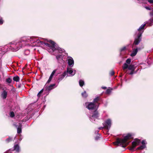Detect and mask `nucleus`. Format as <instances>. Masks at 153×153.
Instances as JSON below:
<instances>
[{
  "instance_id": "4",
  "label": "nucleus",
  "mask_w": 153,
  "mask_h": 153,
  "mask_svg": "<svg viewBox=\"0 0 153 153\" xmlns=\"http://www.w3.org/2000/svg\"><path fill=\"white\" fill-rule=\"evenodd\" d=\"M140 139L137 138L135 139L134 141L132 143V146L130 147V150H133L136 146L140 143Z\"/></svg>"
},
{
  "instance_id": "12",
  "label": "nucleus",
  "mask_w": 153,
  "mask_h": 153,
  "mask_svg": "<svg viewBox=\"0 0 153 153\" xmlns=\"http://www.w3.org/2000/svg\"><path fill=\"white\" fill-rule=\"evenodd\" d=\"M13 148L14 149L12 150L13 151H16L17 152H19V147L18 144L15 145Z\"/></svg>"
},
{
  "instance_id": "29",
  "label": "nucleus",
  "mask_w": 153,
  "mask_h": 153,
  "mask_svg": "<svg viewBox=\"0 0 153 153\" xmlns=\"http://www.w3.org/2000/svg\"><path fill=\"white\" fill-rule=\"evenodd\" d=\"M64 77L62 76L61 75H60L59 76V77L58 78V81H59V82L62 79L64 78Z\"/></svg>"
},
{
  "instance_id": "15",
  "label": "nucleus",
  "mask_w": 153,
  "mask_h": 153,
  "mask_svg": "<svg viewBox=\"0 0 153 153\" xmlns=\"http://www.w3.org/2000/svg\"><path fill=\"white\" fill-rule=\"evenodd\" d=\"M68 61V63L69 65L71 66L72 65H73L74 64V61L73 58H71V59H69Z\"/></svg>"
},
{
  "instance_id": "18",
  "label": "nucleus",
  "mask_w": 153,
  "mask_h": 153,
  "mask_svg": "<svg viewBox=\"0 0 153 153\" xmlns=\"http://www.w3.org/2000/svg\"><path fill=\"white\" fill-rule=\"evenodd\" d=\"M128 65L126 63H125L123 65V70H125L127 68H128Z\"/></svg>"
},
{
  "instance_id": "37",
  "label": "nucleus",
  "mask_w": 153,
  "mask_h": 153,
  "mask_svg": "<svg viewBox=\"0 0 153 153\" xmlns=\"http://www.w3.org/2000/svg\"><path fill=\"white\" fill-rule=\"evenodd\" d=\"M100 135L98 136H97L95 137V140H98L100 138Z\"/></svg>"
},
{
  "instance_id": "17",
  "label": "nucleus",
  "mask_w": 153,
  "mask_h": 153,
  "mask_svg": "<svg viewBox=\"0 0 153 153\" xmlns=\"http://www.w3.org/2000/svg\"><path fill=\"white\" fill-rule=\"evenodd\" d=\"M19 77L17 76L14 77L13 78V80L16 82H19Z\"/></svg>"
},
{
  "instance_id": "10",
  "label": "nucleus",
  "mask_w": 153,
  "mask_h": 153,
  "mask_svg": "<svg viewBox=\"0 0 153 153\" xmlns=\"http://www.w3.org/2000/svg\"><path fill=\"white\" fill-rule=\"evenodd\" d=\"M56 70H53L52 73H51L50 76L49 77V79H48V81L47 82V83H49L51 81L52 79L53 78V77L54 75V74L56 72Z\"/></svg>"
},
{
  "instance_id": "44",
  "label": "nucleus",
  "mask_w": 153,
  "mask_h": 153,
  "mask_svg": "<svg viewBox=\"0 0 153 153\" xmlns=\"http://www.w3.org/2000/svg\"><path fill=\"white\" fill-rule=\"evenodd\" d=\"M103 128H104V126L103 127H100L99 129L100 130H101V129H103Z\"/></svg>"
},
{
  "instance_id": "14",
  "label": "nucleus",
  "mask_w": 153,
  "mask_h": 153,
  "mask_svg": "<svg viewBox=\"0 0 153 153\" xmlns=\"http://www.w3.org/2000/svg\"><path fill=\"white\" fill-rule=\"evenodd\" d=\"M22 125L21 123L19 124V125L18 126L17 128V132L18 134H20L22 132Z\"/></svg>"
},
{
  "instance_id": "46",
  "label": "nucleus",
  "mask_w": 153,
  "mask_h": 153,
  "mask_svg": "<svg viewBox=\"0 0 153 153\" xmlns=\"http://www.w3.org/2000/svg\"><path fill=\"white\" fill-rule=\"evenodd\" d=\"M21 87V86H20V85H18V88H20Z\"/></svg>"
},
{
  "instance_id": "43",
  "label": "nucleus",
  "mask_w": 153,
  "mask_h": 153,
  "mask_svg": "<svg viewBox=\"0 0 153 153\" xmlns=\"http://www.w3.org/2000/svg\"><path fill=\"white\" fill-rule=\"evenodd\" d=\"M150 14L151 16H153V11L150 12Z\"/></svg>"
},
{
  "instance_id": "47",
  "label": "nucleus",
  "mask_w": 153,
  "mask_h": 153,
  "mask_svg": "<svg viewBox=\"0 0 153 153\" xmlns=\"http://www.w3.org/2000/svg\"><path fill=\"white\" fill-rule=\"evenodd\" d=\"M122 76H123L122 75H121L120 76V77H121Z\"/></svg>"
},
{
  "instance_id": "23",
  "label": "nucleus",
  "mask_w": 153,
  "mask_h": 153,
  "mask_svg": "<svg viewBox=\"0 0 153 153\" xmlns=\"http://www.w3.org/2000/svg\"><path fill=\"white\" fill-rule=\"evenodd\" d=\"M146 147V146L145 145H142L140 147L137 148V150H142L143 149L145 148Z\"/></svg>"
},
{
  "instance_id": "27",
  "label": "nucleus",
  "mask_w": 153,
  "mask_h": 153,
  "mask_svg": "<svg viewBox=\"0 0 153 153\" xmlns=\"http://www.w3.org/2000/svg\"><path fill=\"white\" fill-rule=\"evenodd\" d=\"M62 58V54L56 56V58L57 60H59V59H61Z\"/></svg>"
},
{
  "instance_id": "7",
  "label": "nucleus",
  "mask_w": 153,
  "mask_h": 153,
  "mask_svg": "<svg viewBox=\"0 0 153 153\" xmlns=\"http://www.w3.org/2000/svg\"><path fill=\"white\" fill-rule=\"evenodd\" d=\"M99 113L97 109L95 110L92 113V115L89 116V118L92 119L94 118H97L99 117Z\"/></svg>"
},
{
  "instance_id": "34",
  "label": "nucleus",
  "mask_w": 153,
  "mask_h": 153,
  "mask_svg": "<svg viewBox=\"0 0 153 153\" xmlns=\"http://www.w3.org/2000/svg\"><path fill=\"white\" fill-rule=\"evenodd\" d=\"M112 90V89H107L106 91V93L107 94H110L111 91V90Z\"/></svg>"
},
{
  "instance_id": "1",
  "label": "nucleus",
  "mask_w": 153,
  "mask_h": 153,
  "mask_svg": "<svg viewBox=\"0 0 153 153\" xmlns=\"http://www.w3.org/2000/svg\"><path fill=\"white\" fill-rule=\"evenodd\" d=\"M132 136L131 134L128 133L123 139L117 138L116 141L114 142L113 143L117 146L120 145L123 147L125 148L128 144V143H127V141L128 140L131 139Z\"/></svg>"
},
{
  "instance_id": "16",
  "label": "nucleus",
  "mask_w": 153,
  "mask_h": 153,
  "mask_svg": "<svg viewBox=\"0 0 153 153\" xmlns=\"http://www.w3.org/2000/svg\"><path fill=\"white\" fill-rule=\"evenodd\" d=\"M128 69L129 70H132L133 69L135 70V68L133 65H130L128 66Z\"/></svg>"
},
{
  "instance_id": "25",
  "label": "nucleus",
  "mask_w": 153,
  "mask_h": 153,
  "mask_svg": "<svg viewBox=\"0 0 153 153\" xmlns=\"http://www.w3.org/2000/svg\"><path fill=\"white\" fill-rule=\"evenodd\" d=\"M6 81L7 83H10L12 81V79L10 78L9 77L6 79Z\"/></svg>"
},
{
  "instance_id": "38",
  "label": "nucleus",
  "mask_w": 153,
  "mask_h": 153,
  "mask_svg": "<svg viewBox=\"0 0 153 153\" xmlns=\"http://www.w3.org/2000/svg\"><path fill=\"white\" fill-rule=\"evenodd\" d=\"M145 8L147 10H151L152 9V8L151 7H145Z\"/></svg>"
},
{
  "instance_id": "2",
  "label": "nucleus",
  "mask_w": 153,
  "mask_h": 153,
  "mask_svg": "<svg viewBox=\"0 0 153 153\" xmlns=\"http://www.w3.org/2000/svg\"><path fill=\"white\" fill-rule=\"evenodd\" d=\"M48 42L50 44L45 42H44L39 39L37 40L36 41V42L37 43H40L42 45L44 44L48 47L49 48H50L49 49V50L48 51L49 52H54L56 49L55 47V42L51 40H50Z\"/></svg>"
},
{
  "instance_id": "33",
  "label": "nucleus",
  "mask_w": 153,
  "mask_h": 153,
  "mask_svg": "<svg viewBox=\"0 0 153 153\" xmlns=\"http://www.w3.org/2000/svg\"><path fill=\"white\" fill-rule=\"evenodd\" d=\"M114 72L113 70H111L109 72V74L110 75L112 76L114 74Z\"/></svg>"
},
{
  "instance_id": "42",
  "label": "nucleus",
  "mask_w": 153,
  "mask_h": 153,
  "mask_svg": "<svg viewBox=\"0 0 153 153\" xmlns=\"http://www.w3.org/2000/svg\"><path fill=\"white\" fill-rule=\"evenodd\" d=\"M3 23V21L2 19H0V25H2Z\"/></svg>"
},
{
  "instance_id": "41",
  "label": "nucleus",
  "mask_w": 153,
  "mask_h": 153,
  "mask_svg": "<svg viewBox=\"0 0 153 153\" xmlns=\"http://www.w3.org/2000/svg\"><path fill=\"white\" fill-rule=\"evenodd\" d=\"M145 140H143L141 142V143L143 145H144L145 144Z\"/></svg>"
},
{
  "instance_id": "22",
  "label": "nucleus",
  "mask_w": 153,
  "mask_h": 153,
  "mask_svg": "<svg viewBox=\"0 0 153 153\" xmlns=\"http://www.w3.org/2000/svg\"><path fill=\"white\" fill-rule=\"evenodd\" d=\"M30 53V51L29 50H26L24 52V54L25 56L28 55Z\"/></svg>"
},
{
  "instance_id": "13",
  "label": "nucleus",
  "mask_w": 153,
  "mask_h": 153,
  "mask_svg": "<svg viewBox=\"0 0 153 153\" xmlns=\"http://www.w3.org/2000/svg\"><path fill=\"white\" fill-rule=\"evenodd\" d=\"M55 85V84H53L50 85L49 86H48L46 90L47 91H50L54 88V86Z\"/></svg>"
},
{
  "instance_id": "19",
  "label": "nucleus",
  "mask_w": 153,
  "mask_h": 153,
  "mask_svg": "<svg viewBox=\"0 0 153 153\" xmlns=\"http://www.w3.org/2000/svg\"><path fill=\"white\" fill-rule=\"evenodd\" d=\"M146 25V24H145L144 25H142L138 29V31H140L142 30H143L144 29L145 26Z\"/></svg>"
},
{
  "instance_id": "36",
  "label": "nucleus",
  "mask_w": 153,
  "mask_h": 153,
  "mask_svg": "<svg viewBox=\"0 0 153 153\" xmlns=\"http://www.w3.org/2000/svg\"><path fill=\"white\" fill-rule=\"evenodd\" d=\"M135 71V70H131V72L129 73V74L130 75H132L133 74H134V73H136V72H135L134 71Z\"/></svg>"
},
{
  "instance_id": "9",
  "label": "nucleus",
  "mask_w": 153,
  "mask_h": 153,
  "mask_svg": "<svg viewBox=\"0 0 153 153\" xmlns=\"http://www.w3.org/2000/svg\"><path fill=\"white\" fill-rule=\"evenodd\" d=\"M138 49V50H140V49L139 48H136V49H134L133 50L132 52L131 53L130 56L132 57L135 56L136 55Z\"/></svg>"
},
{
  "instance_id": "8",
  "label": "nucleus",
  "mask_w": 153,
  "mask_h": 153,
  "mask_svg": "<svg viewBox=\"0 0 153 153\" xmlns=\"http://www.w3.org/2000/svg\"><path fill=\"white\" fill-rule=\"evenodd\" d=\"M101 100V98L99 97H97L94 98L93 100V103H94V104H96L98 107H99V105L100 104V103L99 102Z\"/></svg>"
},
{
  "instance_id": "6",
  "label": "nucleus",
  "mask_w": 153,
  "mask_h": 153,
  "mask_svg": "<svg viewBox=\"0 0 153 153\" xmlns=\"http://www.w3.org/2000/svg\"><path fill=\"white\" fill-rule=\"evenodd\" d=\"M141 33H139L138 34L137 37L135 39L133 45H137L139 43L141 40Z\"/></svg>"
},
{
  "instance_id": "39",
  "label": "nucleus",
  "mask_w": 153,
  "mask_h": 153,
  "mask_svg": "<svg viewBox=\"0 0 153 153\" xmlns=\"http://www.w3.org/2000/svg\"><path fill=\"white\" fill-rule=\"evenodd\" d=\"M150 4H153V0H147Z\"/></svg>"
},
{
  "instance_id": "28",
  "label": "nucleus",
  "mask_w": 153,
  "mask_h": 153,
  "mask_svg": "<svg viewBox=\"0 0 153 153\" xmlns=\"http://www.w3.org/2000/svg\"><path fill=\"white\" fill-rule=\"evenodd\" d=\"M131 59H128L126 61V64H129L131 62Z\"/></svg>"
},
{
  "instance_id": "30",
  "label": "nucleus",
  "mask_w": 153,
  "mask_h": 153,
  "mask_svg": "<svg viewBox=\"0 0 153 153\" xmlns=\"http://www.w3.org/2000/svg\"><path fill=\"white\" fill-rule=\"evenodd\" d=\"M43 89H42L38 94L37 96L39 97L40 96L41 94L42 93L43 91Z\"/></svg>"
},
{
  "instance_id": "31",
  "label": "nucleus",
  "mask_w": 153,
  "mask_h": 153,
  "mask_svg": "<svg viewBox=\"0 0 153 153\" xmlns=\"http://www.w3.org/2000/svg\"><path fill=\"white\" fill-rule=\"evenodd\" d=\"M10 116L11 117H13L15 116V114L13 111H11L10 112Z\"/></svg>"
},
{
  "instance_id": "3",
  "label": "nucleus",
  "mask_w": 153,
  "mask_h": 153,
  "mask_svg": "<svg viewBox=\"0 0 153 153\" xmlns=\"http://www.w3.org/2000/svg\"><path fill=\"white\" fill-rule=\"evenodd\" d=\"M86 108L89 110H94L97 109L98 107L96 104L92 102L85 103Z\"/></svg>"
},
{
  "instance_id": "40",
  "label": "nucleus",
  "mask_w": 153,
  "mask_h": 153,
  "mask_svg": "<svg viewBox=\"0 0 153 153\" xmlns=\"http://www.w3.org/2000/svg\"><path fill=\"white\" fill-rule=\"evenodd\" d=\"M66 71H65L64 72V73L62 75H62V76H63L64 77L66 76Z\"/></svg>"
},
{
  "instance_id": "24",
  "label": "nucleus",
  "mask_w": 153,
  "mask_h": 153,
  "mask_svg": "<svg viewBox=\"0 0 153 153\" xmlns=\"http://www.w3.org/2000/svg\"><path fill=\"white\" fill-rule=\"evenodd\" d=\"M12 140V138L10 137L6 140V141L8 143Z\"/></svg>"
},
{
  "instance_id": "26",
  "label": "nucleus",
  "mask_w": 153,
  "mask_h": 153,
  "mask_svg": "<svg viewBox=\"0 0 153 153\" xmlns=\"http://www.w3.org/2000/svg\"><path fill=\"white\" fill-rule=\"evenodd\" d=\"M58 53H61L64 51V50L63 49H61V48H58Z\"/></svg>"
},
{
  "instance_id": "5",
  "label": "nucleus",
  "mask_w": 153,
  "mask_h": 153,
  "mask_svg": "<svg viewBox=\"0 0 153 153\" xmlns=\"http://www.w3.org/2000/svg\"><path fill=\"white\" fill-rule=\"evenodd\" d=\"M103 125L104 126V128L108 130L110 128L111 125V120L108 119L105 121V122L103 124Z\"/></svg>"
},
{
  "instance_id": "45",
  "label": "nucleus",
  "mask_w": 153,
  "mask_h": 153,
  "mask_svg": "<svg viewBox=\"0 0 153 153\" xmlns=\"http://www.w3.org/2000/svg\"><path fill=\"white\" fill-rule=\"evenodd\" d=\"M102 88L104 89H105L107 88L106 87H102Z\"/></svg>"
},
{
  "instance_id": "35",
  "label": "nucleus",
  "mask_w": 153,
  "mask_h": 153,
  "mask_svg": "<svg viewBox=\"0 0 153 153\" xmlns=\"http://www.w3.org/2000/svg\"><path fill=\"white\" fill-rule=\"evenodd\" d=\"M126 47H123L120 49V51L121 52L123 51L126 50Z\"/></svg>"
},
{
  "instance_id": "32",
  "label": "nucleus",
  "mask_w": 153,
  "mask_h": 153,
  "mask_svg": "<svg viewBox=\"0 0 153 153\" xmlns=\"http://www.w3.org/2000/svg\"><path fill=\"white\" fill-rule=\"evenodd\" d=\"M67 72L69 74H71L73 72V71L72 70L69 69H67Z\"/></svg>"
},
{
  "instance_id": "11",
  "label": "nucleus",
  "mask_w": 153,
  "mask_h": 153,
  "mask_svg": "<svg viewBox=\"0 0 153 153\" xmlns=\"http://www.w3.org/2000/svg\"><path fill=\"white\" fill-rule=\"evenodd\" d=\"M7 95V92L6 90H4L1 93V97L4 99H6Z\"/></svg>"
},
{
  "instance_id": "21",
  "label": "nucleus",
  "mask_w": 153,
  "mask_h": 153,
  "mask_svg": "<svg viewBox=\"0 0 153 153\" xmlns=\"http://www.w3.org/2000/svg\"><path fill=\"white\" fill-rule=\"evenodd\" d=\"M79 85L81 87H82L84 84V81L82 80H80L79 81Z\"/></svg>"
},
{
  "instance_id": "20",
  "label": "nucleus",
  "mask_w": 153,
  "mask_h": 153,
  "mask_svg": "<svg viewBox=\"0 0 153 153\" xmlns=\"http://www.w3.org/2000/svg\"><path fill=\"white\" fill-rule=\"evenodd\" d=\"M82 96L85 98H86L88 96V95L85 91H84L82 93Z\"/></svg>"
}]
</instances>
